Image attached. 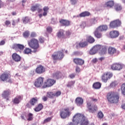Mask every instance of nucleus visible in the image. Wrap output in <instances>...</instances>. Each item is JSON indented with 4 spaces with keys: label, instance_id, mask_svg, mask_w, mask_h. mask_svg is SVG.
Returning a JSON list of instances; mask_svg holds the SVG:
<instances>
[{
    "label": "nucleus",
    "instance_id": "1",
    "mask_svg": "<svg viewBox=\"0 0 125 125\" xmlns=\"http://www.w3.org/2000/svg\"><path fill=\"white\" fill-rule=\"evenodd\" d=\"M28 46L33 49V52L36 53L39 51L40 48V43L38 39L32 38L27 42Z\"/></svg>",
    "mask_w": 125,
    "mask_h": 125
},
{
    "label": "nucleus",
    "instance_id": "2",
    "mask_svg": "<svg viewBox=\"0 0 125 125\" xmlns=\"http://www.w3.org/2000/svg\"><path fill=\"white\" fill-rule=\"evenodd\" d=\"M106 98L110 103H118L120 96L118 94H109L106 96Z\"/></svg>",
    "mask_w": 125,
    "mask_h": 125
},
{
    "label": "nucleus",
    "instance_id": "3",
    "mask_svg": "<svg viewBox=\"0 0 125 125\" xmlns=\"http://www.w3.org/2000/svg\"><path fill=\"white\" fill-rule=\"evenodd\" d=\"M10 78V74L8 72H4L0 76V80L2 82H6L9 83H12L13 81Z\"/></svg>",
    "mask_w": 125,
    "mask_h": 125
},
{
    "label": "nucleus",
    "instance_id": "4",
    "mask_svg": "<svg viewBox=\"0 0 125 125\" xmlns=\"http://www.w3.org/2000/svg\"><path fill=\"white\" fill-rule=\"evenodd\" d=\"M72 112L70 111V108L68 107H66L62 109V111L60 112V117L62 119H66L68 117L71 116Z\"/></svg>",
    "mask_w": 125,
    "mask_h": 125
},
{
    "label": "nucleus",
    "instance_id": "5",
    "mask_svg": "<svg viewBox=\"0 0 125 125\" xmlns=\"http://www.w3.org/2000/svg\"><path fill=\"white\" fill-rule=\"evenodd\" d=\"M87 108L90 113L92 114L96 113L98 111V107L96 105H91V103L89 101H87Z\"/></svg>",
    "mask_w": 125,
    "mask_h": 125
},
{
    "label": "nucleus",
    "instance_id": "6",
    "mask_svg": "<svg viewBox=\"0 0 125 125\" xmlns=\"http://www.w3.org/2000/svg\"><path fill=\"white\" fill-rule=\"evenodd\" d=\"M52 58L53 60H62L64 58V54L60 51L54 52L52 55Z\"/></svg>",
    "mask_w": 125,
    "mask_h": 125
},
{
    "label": "nucleus",
    "instance_id": "7",
    "mask_svg": "<svg viewBox=\"0 0 125 125\" xmlns=\"http://www.w3.org/2000/svg\"><path fill=\"white\" fill-rule=\"evenodd\" d=\"M113 77V73L110 72H106L104 73L103 75L101 76L102 82L103 83H107L108 80Z\"/></svg>",
    "mask_w": 125,
    "mask_h": 125
},
{
    "label": "nucleus",
    "instance_id": "8",
    "mask_svg": "<svg viewBox=\"0 0 125 125\" xmlns=\"http://www.w3.org/2000/svg\"><path fill=\"white\" fill-rule=\"evenodd\" d=\"M84 115L80 113H77L74 117L72 120L73 123H75L77 125H79L81 121L84 118Z\"/></svg>",
    "mask_w": 125,
    "mask_h": 125
},
{
    "label": "nucleus",
    "instance_id": "9",
    "mask_svg": "<svg viewBox=\"0 0 125 125\" xmlns=\"http://www.w3.org/2000/svg\"><path fill=\"white\" fill-rule=\"evenodd\" d=\"M56 83V81L53 79H48L46 82H44V84L43 85V87L45 88V87H49L50 86H52V85H53V84Z\"/></svg>",
    "mask_w": 125,
    "mask_h": 125
},
{
    "label": "nucleus",
    "instance_id": "10",
    "mask_svg": "<svg viewBox=\"0 0 125 125\" xmlns=\"http://www.w3.org/2000/svg\"><path fill=\"white\" fill-rule=\"evenodd\" d=\"M122 25V21L120 20H116L111 21L109 24L110 28L114 29Z\"/></svg>",
    "mask_w": 125,
    "mask_h": 125
},
{
    "label": "nucleus",
    "instance_id": "11",
    "mask_svg": "<svg viewBox=\"0 0 125 125\" xmlns=\"http://www.w3.org/2000/svg\"><path fill=\"white\" fill-rule=\"evenodd\" d=\"M43 84V78L39 77L34 83V85L36 87H41Z\"/></svg>",
    "mask_w": 125,
    "mask_h": 125
},
{
    "label": "nucleus",
    "instance_id": "12",
    "mask_svg": "<svg viewBox=\"0 0 125 125\" xmlns=\"http://www.w3.org/2000/svg\"><path fill=\"white\" fill-rule=\"evenodd\" d=\"M52 76L56 80H59L60 79H63L64 77V74L60 71H57L53 73Z\"/></svg>",
    "mask_w": 125,
    "mask_h": 125
},
{
    "label": "nucleus",
    "instance_id": "13",
    "mask_svg": "<svg viewBox=\"0 0 125 125\" xmlns=\"http://www.w3.org/2000/svg\"><path fill=\"white\" fill-rule=\"evenodd\" d=\"M111 68L114 71H120L123 69V65L119 63H114L111 65Z\"/></svg>",
    "mask_w": 125,
    "mask_h": 125
},
{
    "label": "nucleus",
    "instance_id": "14",
    "mask_svg": "<svg viewBox=\"0 0 125 125\" xmlns=\"http://www.w3.org/2000/svg\"><path fill=\"white\" fill-rule=\"evenodd\" d=\"M12 48L16 50V51H19L23 50L25 48V46L21 44H14L12 46Z\"/></svg>",
    "mask_w": 125,
    "mask_h": 125
},
{
    "label": "nucleus",
    "instance_id": "15",
    "mask_svg": "<svg viewBox=\"0 0 125 125\" xmlns=\"http://www.w3.org/2000/svg\"><path fill=\"white\" fill-rule=\"evenodd\" d=\"M73 62L76 65H79L80 66H83L84 64V60L78 58L73 59Z\"/></svg>",
    "mask_w": 125,
    "mask_h": 125
},
{
    "label": "nucleus",
    "instance_id": "16",
    "mask_svg": "<svg viewBox=\"0 0 125 125\" xmlns=\"http://www.w3.org/2000/svg\"><path fill=\"white\" fill-rule=\"evenodd\" d=\"M59 22L62 25V26H65V27L70 26L71 24V21H70L69 20L64 19L60 20Z\"/></svg>",
    "mask_w": 125,
    "mask_h": 125
},
{
    "label": "nucleus",
    "instance_id": "17",
    "mask_svg": "<svg viewBox=\"0 0 125 125\" xmlns=\"http://www.w3.org/2000/svg\"><path fill=\"white\" fill-rule=\"evenodd\" d=\"M35 72L37 74H42L45 72V68L42 65H40L36 68Z\"/></svg>",
    "mask_w": 125,
    "mask_h": 125
},
{
    "label": "nucleus",
    "instance_id": "18",
    "mask_svg": "<svg viewBox=\"0 0 125 125\" xmlns=\"http://www.w3.org/2000/svg\"><path fill=\"white\" fill-rule=\"evenodd\" d=\"M119 35H120V33L118 31L114 30L109 32V36L112 39L118 38L119 37Z\"/></svg>",
    "mask_w": 125,
    "mask_h": 125
},
{
    "label": "nucleus",
    "instance_id": "19",
    "mask_svg": "<svg viewBox=\"0 0 125 125\" xmlns=\"http://www.w3.org/2000/svg\"><path fill=\"white\" fill-rule=\"evenodd\" d=\"M12 59L15 62H19L21 61V57L17 54L16 53H14L12 55Z\"/></svg>",
    "mask_w": 125,
    "mask_h": 125
},
{
    "label": "nucleus",
    "instance_id": "20",
    "mask_svg": "<svg viewBox=\"0 0 125 125\" xmlns=\"http://www.w3.org/2000/svg\"><path fill=\"white\" fill-rule=\"evenodd\" d=\"M60 95V94H48L46 96H44L43 97H42V100L44 101V102H45L47 100V99L48 98H53V97H55V96L58 97Z\"/></svg>",
    "mask_w": 125,
    "mask_h": 125
},
{
    "label": "nucleus",
    "instance_id": "21",
    "mask_svg": "<svg viewBox=\"0 0 125 125\" xmlns=\"http://www.w3.org/2000/svg\"><path fill=\"white\" fill-rule=\"evenodd\" d=\"M94 35L97 39H101L103 37L102 33L100 32V31L98 28H96L94 32Z\"/></svg>",
    "mask_w": 125,
    "mask_h": 125
},
{
    "label": "nucleus",
    "instance_id": "22",
    "mask_svg": "<svg viewBox=\"0 0 125 125\" xmlns=\"http://www.w3.org/2000/svg\"><path fill=\"white\" fill-rule=\"evenodd\" d=\"M117 52V49L113 47H109L108 49V53L109 55L113 56Z\"/></svg>",
    "mask_w": 125,
    "mask_h": 125
},
{
    "label": "nucleus",
    "instance_id": "23",
    "mask_svg": "<svg viewBox=\"0 0 125 125\" xmlns=\"http://www.w3.org/2000/svg\"><path fill=\"white\" fill-rule=\"evenodd\" d=\"M99 53L101 55L106 54L107 53V48H106V46L101 45Z\"/></svg>",
    "mask_w": 125,
    "mask_h": 125
},
{
    "label": "nucleus",
    "instance_id": "24",
    "mask_svg": "<svg viewBox=\"0 0 125 125\" xmlns=\"http://www.w3.org/2000/svg\"><path fill=\"white\" fill-rule=\"evenodd\" d=\"M75 103L77 106H82L83 104V99L82 98L78 97L75 100Z\"/></svg>",
    "mask_w": 125,
    "mask_h": 125
},
{
    "label": "nucleus",
    "instance_id": "25",
    "mask_svg": "<svg viewBox=\"0 0 125 125\" xmlns=\"http://www.w3.org/2000/svg\"><path fill=\"white\" fill-rule=\"evenodd\" d=\"M38 100L39 98L37 97L33 98L30 100L29 103L31 106H35L38 103Z\"/></svg>",
    "mask_w": 125,
    "mask_h": 125
},
{
    "label": "nucleus",
    "instance_id": "26",
    "mask_svg": "<svg viewBox=\"0 0 125 125\" xmlns=\"http://www.w3.org/2000/svg\"><path fill=\"white\" fill-rule=\"evenodd\" d=\"M102 84L100 82H96L93 84V88L94 89H100Z\"/></svg>",
    "mask_w": 125,
    "mask_h": 125
},
{
    "label": "nucleus",
    "instance_id": "27",
    "mask_svg": "<svg viewBox=\"0 0 125 125\" xmlns=\"http://www.w3.org/2000/svg\"><path fill=\"white\" fill-rule=\"evenodd\" d=\"M43 109V105L42 104H39L37 106H36L34 110L35 112H40V111H42Z\"/></svg>",
    "mask_w": 125,
    "mask_h": 125
},
{
    "label": "nucleus",
    "instance_id": "28",
    "mask_svg": "<svg viewBox=\"0 0 125 125\" xmlns=\"http://www.w3.org/2000/svg\"><path fill=\"white\" fill-rule=\"evenodd\" d=\"M100 32H103L104 31H107L108 30V26L106 25H103L99 26L98 28Z\"/></svg>",
    "mask_w": 125,
    "mask_h": 125
},
{
    "label": "nucleus",
    "instance_id": "29",
    "mask_svg": "<svg viewBox=\"0 0 125 125\" xmlns=\"http://www.w3.org/2000/svg\"><path fill=\"white\" fill-rule=\"evenodd\" d=\"M81 125H88L89 122L87 119H85V116L84 117L83 119L80 123Z\"/></svg>",
    "mask_w": 125,
    "mask_h": 125
},
{
    "label": "nucleus",
    "instance_id": "30",
    "mask_svg": "<svg viewBox=\"0 0 125 125\" xmlns=\"http://www.w3.org/2000/svg\"><path fill=\"white\" fill-rule=\"evenodd\" d=\"M86 41H87V42H89V43H93V42H95V39H94V38L90 36L87 37Z\"/></svg>",
    "mask_w": 125,
    "mask_h": 125
},
{
    "label": "nucleus",
    "instance_id": "31",
    "mask_svg": "<svg viewBox=\"0 0 125 125\" xmlns=\"http://www.w3.org/2000/svg\"><path fill=\"white\" fill-rule=\"evenodd\" d=\"M90 15V13L88 11H85L80 14V17H86V16H89Z\"/></svg>",
    "mask_w": 125,
    "mask_h": 125
},
{
    "label": "nucleus",
    "instance_id": "32",
    "mask_svg": "<svg viewBox=\"0 0 125 125\" xmlns=\"http://www.w3.org/2000/svg\"><path fill=\"white\" fill-rule=\"evenodd\" d=\"M20 99H21V96H19L18 98H15L13 100V102L14 104H19L20 103Z\"/></svg>",
    "mask_w": 125,
    "mask_h": 125
},
{
    "label": "nucleus",
    "instance_id": "33",
    "mask_svg": "<svg viewBox=\"0 0 125 125\" xmlns=\"http://www.w3.org/2000/svg\"><path fill=\"white\" fill-rule=\"evenodd\" d=\"M114 1L110 0L105 3V5L107 6V7H113L114 6Z\"/></svg>",
    "mask_w": 125,
    "mask_h": 125
},
{
    "label": "nucleus",
    "instance_id": "34",
    "mask_svg": "<svg viewBox=\"0 0 125 125\" xmlns=\"http://www.w3.org/2000/svg\"><path fill=\"white\" fill-rule=\"evenodd\" d=\"M79 44L80 47H85V46L88 45V43L86 41H84L83 42H80Z\"/></svg>",
    "mask_w": 125,
    "mask_h": 125
},
{
    "label": "nucleus",
    "instance_id": "35",
    "mask_svg": "<svg viewBox=\"0 0 125 125\" xmlns=\"http://www.w3.org/2000/svg\"><path fill=\"white\" fill-rule=\"evenodd\" d=\"M114 8L115 10H116V11H119L120 10H122V9H123V7H122V6H121V5L119 4H116L114 6Z\"/></svg>",
    "mask_w": 125,
    "mask_h": 125
},
{
    "label": "nucleus",
    "instance_id": "36",
    "mask_svg": "<svg viewBox=\"0 0 125 125\" xmlns=\"http://www.w3.org/2000/svg\"><path fill=\"white\" fill-rule=\"evenodd\" d=\"M49 9V8L47 6H45L43 8V10L44 12L43 13V16H46L47 15V11H48V10Z\"/></svg>",
    "mask_w": 125,
    "mask_h": 125
},
{
    "label": "nucleus",
    "instance_id": "37",
    "mask_svg": "<svg viewBox=\"0 0 125 125\" xmlns=\"http://www.w3.org/2000/svg\"><path fill=\"white\" fill-rule=\"evenodd\" d=\"M57 37L59 38H62V37H64V31H60L57 34Z\"/></svg>",
    "mask_w": 125,
    "mask_h": 125
},
{
    "label": "nucleus",
    "instance_id": "38",
    "mask_svg": "<svg viewBox=\"0 0 125 125\" xmlns=\"http://www.w3.org/2000/svg\"><path fill=\"white\" fill-rule=\"evenodd\" d=\"M33 116H34V115L32 113H29L27 115V117H28V119H27V121H33V119H34V117H33Z\"/></svg>",
    "mask_w": 125,
    "mask_h": 125
},
{
    "label": "nucleus",
    "instance_id": "39",
    "mask_svg": "<svg viewBox=\"0 0 125 125\" xmlns=\"http://www.w3.org/2000/svg\"><path fill=\"white\" fill-rule=\"evenodd\" d=\"M22 21L24 24H27V23L30 22V19H29V17H25L22 19Z\"/></svg>",
    "mask_w": 125,
    "mask_h": 125
},
{
    "label": "nucleus",
    "instance_id": "40",
    "mask_svg": "<svg viewBox=\"0 0 125 125\" xmlns=\"http://www.w3.org/2000/svg\"><path fill=\"white\" fill-rule=\"evenodd\" d=\"M31 52H32V49L29 48H26L24 50V53L25 54H29V53H31Z\"/></svg>",
    "mask_w": 125,
    "mask_h": 125
},
{
    "label": "nucleus",
    "instance_id": "41",
    "mask_svg": "<svg viewBox=\"0 0 125 125\" xmlns=\"http://www.w3.org/2000/svg\"><path fill=\"white\" fill-rule=\"evenodd\" d=\"M97 117L98 118H99V119H103L104 117V114H103V112H102V111H99L98 113Z\"/></svg>",
    "mask_w": 125,
    "mask_h": 125
},
{
    "label": "nucleus",
    "instance_id": "42",
    "mask_svg": "<svg viewBox=\"0 0 125 125\" xmlns=\"http://www.w3.org/2000/svg\"><path fill=\"white\" fill-rule=\"evenodd\" d=\"M38 9L39 6L38 5H36L35 6H32L31 7V10L34 12V11H36V10H38Z\"/></svg>",
    "mask_w": 125,
    "mask_h": 125
},
{
    "label": "nucleus",
    "instance_id": "43",
    "mask_svg": "<svg viewBox=\"0 0 125 125\" xmlns=\"http://www.w3.org/2000/svg\"><path fill=\"white\" fill-rule=\"evenodd\" d=\"M101 47V45H96L95 46H94L93 48H94V50H95V51H96V52H97V51H98V50H100V48Z\"/></svg>",
    "mask_w": 125,
    "mask_h": 125
},
{
    "label": "nucleus",
    "instance_id": "44",
    "mask_svg": "<svg viewBox=\"0 0 125 125\" xmlns=\"http://www.w3.org/2000/svg\"><path fill=\"white\" fill-rule=\"evenodd\" d=\"M23 36L24 38H28L30 36V32L28 31H25L23 33Z\"/></svg>",
    "mask_w": 125,
    "mask_h": 125
},
{
    "label": "nucleus",
    "instance_id": "45",
    "mask_svg": "<svg viewBox=\"0 0 125 125\" xmlns=\"http://www.w3.org/2000/svg\"><path fill=\"white\" fill-rule=\"evenodd\" d=\"M75 81H70L67 85V86H68V87H71V86H73L74 84H75Z\"/></svg>",
    "mask_w": 125,
    "mask_h": 125
},
{
    "label": "nucleus",
    "instance_id": "46",
    "mask_svg": "<svg viewBox=\"0 0 125 125\" xmlns=\"http://www.w3.org/2000/svg\"><path fill=\"white\" fill-rule=\"evenodd\" d=\"M97 52L94 50V48L93 47L89 51V54L91 55H94L96 53H97Z\"/></svg>",
    "mask_w": 125,
    "mask_h": 125
},
{
    "label": "nucleus",
    "instance_id": "47",
    "mask_svg": "<svg viewBox=\"0 0 125 125\" xmlns=\"http://www.w3.org/2000/svg\"><path fill=\"white\" fill-rule=\"evenodd\" d=\"M121 89L122 94H125V83L122 85Z\"/></svg>",
    "mask_w": 125,
    "mask_h": 125
},
{
    "label": "nucleus",
    "instance_id": "48",
    "mask_svg": "<svg viewBox=\"0 0 125 125\" xmlns=\"http://www.w3.org/2000/svg\"><path fill=\"white\" fill-rule=\"evenodd\" d=\"M81 55V53L80 52H74L72 54L71 56H80Z\"/></svg>",
    "mask_w": 125,
    "mask_h": 125
},
{
    "label": "nucleus",
    "instance_id": "49",
    "mask_svg": "<svg viewBox=\"0 0 125 125\" xmlns=\"http://www.w3.org/2000/svg\"><path fill=\"white\" fill-rule=\"evenodd\" d=\"M46 31L48 33H52V27H51V26H48L46 28Z\"/></svg>",
    "mask_w": 125,
    "mask_h": 125
},
{
    "label": "nucleus",
    "instance_id": "50",
    "mask_svg": "<svg viewBox=\"0 0 125 125\" xmlns=\"http://www.w3.org/2000/svg\"><path fill=\"white\" fill-rule=\"evenodd\" d=\"M2 97L4 99H6V100H9V95L8 94H3Z\"/></svg>",
    "mask_w": 125,
    "mask_h": 125
},
{
    "label": "nucleus",
    "instance_id": "51",
    "mask_svg": "<svg viewBox=\"0 0 125 125\" xmlns=\"http://www.w3.org/2000/svg\"><path fill=\"white\" fill-rule=\"evenodd\" d=\"M51 117H48L44 120L43 124H46L51 121Z\"/></svg>",
    "mask_w": 125,
    "mask_h": 125
},
{
    "label": "nucleus",
    "instance_id": "52",
    "mask_svg": "<svg viewBox=\"0 0 125 125\" xmlns=\"http://www.w3.org/2000/svg\"><path fill=\"white\" fill-rule=\"evenodd\" d=\"M80 27L82 29H84L85 27H86V23L85 22H83L81 24H80Z\"/></svg>",
    "mask_w": 125,
    "mask_h": 125
},
{
    "label": "nucleus",
    "instance_id": "53",
    "mask_svg": "<svg viewBox=\"0 0 125 125\" xmlns=\"http://www.w3.org/2000/svg\"><path fill=\"white\" fill-rule=\"evenodd\" d=\"M39 41L41 43H43L44 42V38L43 37H40L39 39Z\"/></svg>",
    "mask_w": 125,
    "mask_h": 125
},
{
    "label": "nucleus",
    "instance_id": "54",
    "mask_svg": "<svg viewBox=\"0 0 125 125\" xmlns=\"http://www.w3.org/2000/svg\"><path fill=\"white\" fill-rule=\"evenodd\" d=\"M4 24L7 27L8 26H9V25H10L11 24V22H10V21L7 20L4 22Z\"/></svg>",
    "mask_w": 125,
    "mask_h": 125
},
{
    "label": "nucleus",
    "instance_id": "55",
    "mask_svg": "<svg viewBox=\"0 0 125 125\" xmlns=\"http://www.w3.org/2000/svg\"><path fill=\"white\" fill-rule=\"evenodd\" d=\"M30 37L31 38H36V37H37V34H36L35 32H32L30 34Z\"/></svg>",
    "mask_w": 125,
    "mask_h": 125
},
{
    "label": "nucleus",
    "instance_id": "56",
    "mask_svg": "<svg viewBox=\"0 0 125 125\" xmlns=\"http://www.w3.org/2000/svg\"><path fill=\"white\" fill-rule=\"evenodd\" d=\"M77 0H70L71 3L72 5H75L77 3Z\"/></svg>",
    "mask_w": 125,
    "mask_h": 125
},
{
    "label": "nucleus",
    "instance_id": "57",
    "mask_svg": "<svg viewBox=\"0 0 125 125\" xmlns=\"http://www.w3.org/2000/svg\"><path fill=\"white\" fill-rule=\"evenodd\" d=\"M11 93V92H10V90H6L4 91L3 92V94H9Z\"/></svg>",
    "mask_w": 125,
    "mask_h": 125
},
{
    "label": "nucleus",
    "instance_id": "58",
    "mask_svg": "<svg viewBox=\"0 0 125 125\" xmlns=\"http://www.w3.org/2000/svg\"><path fill=\"white\" fill-rule=\"evenodd\" d=\"M65 35L67 37H70V36H71V32H70V31H66Z\"/></svg>",
    "mask_w": 125,
    "mask_h": 125
},
{
    "label": "nucleus",
    "instance_id": "59",
    "mask_svg": "<svg viewBox=\"0 0 125 125\" xmlns=\"http://www.w3.org/2000/svg\"><path fill=\"white\" fill-rule=\"evenodd\" d=\"M81 71V68H80V67L78 66H77L76 67V72L77 73H80V71Z\"/></svg>",
    "mask_w": 125,
    "mask_h": 125
},
{
    "label": "nucleus",
    "instance_id": "60",
    "mask_svg": "<svg viewBox=\"0 0 125 125\" xmlns=\"http://www.w3.org/2000/svg\"><path fill=\"white\" fill-rule=\"evenodd\" d=\"M75 76H76V74H71L69 75V78H70V79H74V78H75Z\"/></svg>",
    "mask_w": 125,
    "mask_h": 125
},
{
    "label": "nucleus",
    "instance_id": "61",
    "mask_svg": "<svg viewBox=\"0 0 125 125\" xmlns=\"http://www.w3.org/2000/svg\"><path fill=\"white\" fill-rule=\"evenodd\" d=\"M67 125H77V123H76L75 122L74 123V122H70L68 123Z\"/></svg>",
    "mask_w": 125,
    "mask_h": 125
},
{
    "label": "nucleus",
    "instance_id": "62",
    "mask_svg": "<svg viewBox=\"0 0 125 125\" xmlns=\"http://www.w3.org/2000/svg\"><path fill=\"white\" fill-rule=\"evenodd\" d=\"M5 43V42H4V41H1L0 42V45H3V44H4Z\"/></svg>",
    "mask_w": 125,
    "mask_h": 125
},
{
    "label": "nucleus",
    "instance_id": "63",
    "mask_svg": "<svg viewBox=\"0 0 125 125\" xmlns=\"http://www.w3.org/2000/svg\"><path fill=\"white\" fill-rule=\"evenodd\" d=\"M104 59H105V58L101 57L99 59V60H100V61H103V60H104Z\"/></svg>",
    "mask_w": 125,
    "mask_h": 125
},
{
    "label": "nucleus",
    "instance_id": "64",
    "mask_svg": "<svg viewBox=\"0 0 125 125\" xmlns=\"http://www.w3.org/2000/svg\"><path fill=\"white\" fill-rule=\"evenodd\" d=\"M96 62H97V59H94L93 60V63H96Z\"/></svg>",
    "mask_w": 125,
    "mask_h": 125
}]
</instances>
